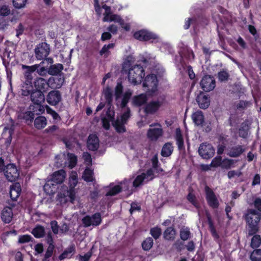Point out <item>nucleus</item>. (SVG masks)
<instances>
[{
    "label": "nucleus",
    "mask_w": 261,
    "mask_h": 261,
    "mask_svg": "<svg viewBox=\"0 0 261 261\" xmlns=\"http://www.w3.org/2000/svg\"><path fill=\"white\" fill-rule=\"evenodd\" d=\"M163 104V102L159 100L147 101L143 108V112L146 115H154L159 111Z\"/></svg>",
    "instance_id": "nucleus-8"
},
{
    "label": "nucleus",
    "mask_w": 261,
    "mask_h": 261,
    "mask_svg": "<svg viewBox=\"0 0 261 261\" xmlns=\"http://www.w3.org/2000/svg\"><path fill=\"white\" fill-rule=\"evenodd\" d=\"M102 8L105 10V12L103 14L104 17L103 18V21H108L109 17L112 14L111 12V8L110 6L105 4L102 6Z\"/></svg>",
    "instance_id": "nucleus-59"
},
{
    "label": "nucleus",
    "mask_w": 261,
    "mask_h": 261,
    "mask_svg": "<svg viewBox=\"0 0 261 261\" xmlns=\"http://www.w3.org/2000/svg\"><path fill=\"white\" fill-rule=\"evenodd\" d=\"M21 191L19 185H15L10 187V196L12 200L15 201L20 196Z\"/></svg>",
    "instance_id": "nucleus-33"
},
{
    "label": "nucleus",
    "mask_w": 261,
    "mask_h": 261,
    "mask_svg": "<svg viewBox=\"0 0 261 261\" xmlns=\"http://www.w3.org/2000/svg\"><path fill=\"white\" fill-rule=\"evenodd\" d=\"M187 72L188 74L189 77L191 80H194L193 81V83H192L191 86H192V87L194 86V85L196 82V80H194V79L195 78V74L194 72L193 71L192 67L191 65H188L187 66Z\"/></svg>",
    "instance_id": "nucleus-60"
},
{
    "label": "nucleus",
    "mask_w": 261,
    "mask_h": 261,
    "mask_svg": "<svg viewBox=\"0 0 261 261\" xmlns=\"http://www.w3.org/2000/svg\"><path fill=\"white\" fill-rule=\"evenodd\" d=\"M197 101L199 107L201 109H205L210 105V97L203 94L199 95L197 97Z\"/></svg>",
    "instance_id": "nucleus-31"
},
{
    "label": "nucleus",
    "mask_w": 261,
    "mask_h": 261,
    "mask_svg": "<svg viewBox=\"0 0 261 261\" xmlns=\"http://www.w3.org/2000/svg\"><path fill=\"white\" fill-rule=\"evenodd\" d=\"M5 170L4 171L7 179L11 181H16L19 176V172L14 164H9L6 166Z\"/></svg>",
    "instance_id": "nucleus-12"
},
{
    "label": "nucleus",
    "mask_w": 261,
    "mask_h": 261,
    "mask_svg": "<svg viewBox=\"0 0 261 261\" xmlns=\"http://www.w3.org/2000/svg\"><path fill=\"white\" fill-rule=\"evenodd\" d=\"M144 175V174L142 173L137 175L133 182V187L137 188L140 186L145 179Z\"/></svg>",
    "instance_id": "nucleus-56"
},
{
    "label": "nucleus",
    "mask_w": 261,
    "mask_h": 261,
    "mask_svg": "<svg viewBox=\"0 0 261 261\" xmlns=\"http://www.w3.org/2000/svg\"><path fill=\"white\" fill-rule=\"evenodd\" d=\"M193 122L197 126L202 125L204 122V117L201 111H197L193 113L192 115Z\"/></svg>",
    "instance_id": "nucleus-27"
},
{
    "label": "nucleus",
    "mask_w": 261,
    "mask_h": 261,
    "mask_svg": "<svg viewBox=\"0 0 261 261\" xmlns=\"http://www.w3.org/2000/svg\"><path fill=\"white\" fill-rule=\"evenodd\" d=\"M132 95V92L130 90L126 91L123 94L121 103V108L127 107V103Z\"/></svg>",
    "instance_id": "nucleus-43"
},
{
    "label": "nucleus",
    "mask_w": 261,
    "mask_h": 261,
    "mask_svg": "<svg viewBox=\"0 0 261 261\" xmlns=\"http://www.w3.org/2000/svg\"><path fill=\"white\" fill-rule=\"evenodd\" d=\"M250 258L252 261H261V249H254L251 252Z\"/></svg>",
    "instance_id": "nucleus-50"
},
{
    "label": "nucleus",
    "mask_w": 261,
    "mask_h": 261,
    "mask_svg": "<svg viewBox=\"0 0 261 261\" xmlns=\"http://www.w3.org/2000/svg\"><path fill=\"white\" fill-rule=\"evenodd\" d=\"M163 135V130L162 128H149L147 133L148 138L152 141L157 140Z\"/></svg>",
    "instance_id": "nucleus-21"
},
{
    "label": "nucleus",
    "mask_w": 261,
    "mask_h": 261,
    "mask_svg": "<svg viewBox=\"0 0 261 261\" xmlns=\"http://www.w3.org/2000/svg\"><path fill=\"white\" fill-rule=\"evenodd\" d=\"M49 45L45 42L37 44L34 49L35 56L38 60H42L50 53Z\"/></svg>",
    "instance_id": "nucleus-7"
},
{
    "label": "nucleus",
    "mask_w": 261,
    "mask_h": 261,
    "mask_svg": "<svg viewBox=\"0 0 261 261\" xmlns=\"http://www.w3.org/2000/svg\"><path fill=\"white\" fill-rule=\"evenodd\" d=\"M229 77V73L226 70L223 69L218 73V78L220 82H226L228 81Z\"/></svg>",
    "instance_id": "nucleus-53"
},
{
    "label": "nucleus",
    "mask_w": 261,
    "mask_h": 261,
    "mask_svg": "<svg viewBox=\"0 0 261 261\" xmlns=\"http://www.w3.org/2000/svg\"><path fill=\"white\" fill-rule=\"evenodd\" d=\"M205 198L208 206L214 209L219 206V200L214 192L207 186L204 187Z\"/></svg>",
    "instance_id": "nucleus-9"
},
{
    "label": "nucleus",
    "mask_w": 261,
    "mask_h": 261,
    "mask_svg": "<svg viewBox=\"0 0 261 261\" xmlns=\"http://www.w3.org/2000/svg\"><path fill=\"white\" fill-rule=\"evenodd\" d=\"M115 43H113L104 45L101 49L99 51V55L100 56L104 55L105 57H108L110 54V51L109 50L110 49L113 48L115 46Z\"/></svg>",
    "instance_id": "nucleus-44"
},
{
    "label": "nucleus",
    "mask_w": 261,
    "mask_h": 261,
    "mask_svg": "<svg viewBox=\"0 0 261 261\" xmlns=\"http://www.w3.org/2000/svg\"><path fill=\"white\" fill-rule=\"evenodd\" d=\"M64 66L62 64L57 63L51 65L48 69V73L51 75H58L59 74L63 73L62 72Z\"/></svg>",
    "instance_id": "nucleus-30"
},
{
    "label": "nucleus",
    "mask_w": 261,
    "mask_h": 261,
    "mask_svg": "<svg viewBox=\"0 0 261 261\" xmlns=\"http://www.w3.org/2000/svg\"><path fill=\"white\" fill-rule=\"evenodd\" d=\"M153 240L152 238L148 237L142 243V249L145 251L149 250L152 247Z\"/></svg>",
    "instance_id": "nucleus-46"
},
{
    "label": "nucleus",
    "mask_w": 261,
    "mask_h": 261,
    "mask_svg": "<svg viewBox=\"0 0 261 261\" xmlns=\"http://www.w3.org/2000/svg\"><path fill=\"white\" fill-rule=\"evenodd\" d=\"M206 216L207 220V223L209 226L210 230L212 233V236L216 239H218L219 238V235L217 232L216 228L214 226L213 221L212 219V217L210 214L208 212L206 213Z\"/></svg>",
    "instance_id": "nucleus-32"
},
{
    "label": "nucleus",
    "mask_w": 261,
    "mask_h": 261,
    "mask_svg": "<svg viewBox=\"0 0 261 261\" xmlns=\"http://www.w3.org/2000/svg\"><path fill=\"white\" fill-rule=\"evenodd\" d=\"M46 100L47 102L52 106H56L62 100L61 92L56 90H53L49 92L46 95Z\"/></svg>",
    "instance_id": "nucleus-14"
},
{
    "label": "nucleus",
    "mask_w": 261,
    "mask_h": 261,
    "mask_svg": "<svg viewBox=\"0 0 261 261\" xmlns=\"http://www.w3.org/2000/svg\"><path fill=\"white\" fill-rule=\"evenodd\" d=\"M33 238L29 234H24L20 236L18 239V243L24 244L32 241Z\"/></svg>",
    "instance_id": "nucleus-62"
},
{
    "label": "nucleus",
    "mask_w": 261,
    "mask_h": 261,
    "mask_svg": "<svg viewBox=\"0 0 261 261\" xmlns=\"http://www.w3.org/2000/svg\"><path fill=\"white\" fill-rule=\"evenodd\" d=\"M82 222L84 227L99 226L102 222L101 214L97 212L91 216L86 215L82 218Z\"/></svg>",
    "instance_id": "nucleus-5"
},
{
    "label": "nucleus",
    "mask_w": 261,
    "mask_h": 261,
    "mask_svg": "<svg viewBox=\"0 0 261 261\" xmlns=\"http://www.w3.org/2000/svg\"><path fill=\"white\" fill-rule=\"evenodd\" d=\"M199 154L204 159H210L215 154V149L210 143H202L198 149Z\"/></svg>",
    "instance_id": "nucleus-11"
},
{
    "label": "nucleus",
    "mask_w": 261,
    "mask_h": 261,
    "mask_svg": "<svg viewBox=\"0 0 261 261\" xmlns=\"http://www.w3.org/2000/svg\"><path fill=\"white\" fill-rule=\"evenodd\" d=\"M34 89L42 92L43 93H46L50 87L48 81L42 77H38L34 81Z\"/></svg>",
    "instance_id": "nucleus-15"
},
{
    "label": "nucleus",
    "mask_w": 261,
    "mask_h": 261,
    "mask_svg": "<svg viewBox=\"0 0 261 261\" xmlns=\"http://www.w3.org/2000/svg\"><path fill=\"white\" fill-rule=\"evenodd\" d=\"M99 139L96 135H90L87 142L88 149L93 151L97 150L99 145Z\"/></svg>",
    "instance_id": "nucleus-18"
},
{
    "label": "nucleus",
    "mask_w": 261,
    "mask_h": 261,
    "mask_svg": "<svg viewBox=\"0 0 261 261\" xmlns=\"http://www.w3.org/2000/svg\"><path fill=\"white\" fill-rule=\"evenodd\" d=\"M181 58H185L186 59L191 61L193 60L195 58V55L193 50L189 48L184 49L180 54Z\"/></svg>",
    "instance_id": "nucleus-39"
},
{
    "label": "nucleus",
    "mask_w": 261,
    "mask_h": 261,
    "mask_svg": "<svg viewBox=\"0 0 261 261\" xmlns=\"http://www.w3.org/2000/svg\"><path fill=\"white\" fill-rule=\"evenodd\" d=\"M66 172L63 169L59 170L55 172L51 178L50 180H48L44 186V190L45 192L48 191L50 188V185L53 186L62 184L65 178Z\"/></svg>",
    "instance_id": "nucleus-3"
},
{
    "label": "nucleus",
    "mask_w": 261,
    "mask_h": 261,
    "mask_svg": "<svg viewBox=\"0 0 261 261\" xmlns=\"http://www.w3.org/2000/svg\"><path fill=\"white\" fill-rule=\"evenodd\" d=\"M148 100V97L145 93H141L133 97L132 105L136 107L145 106Z\"/></svg>",
    "instance_id": "nucleus-19"
},
{
    "label": "nucleus",
    "mask_w": 261,
    "mask_h": 261,
    "mask_svg": "<svg viewBox=\"0 0 261 261\" xmlns=\"http://www.w3.org/2000/svg\"><path fill=\"white\" fill-rule=\"evenodd\" d=\"M50 87L54 89H59L64 82L65 79L63 73L59 74L54 77H51L48 80Z\"/></svg>",
    "instance_id": "nucleus-16"
},
{
    "label": "nucleus",
    "mask_w": 261,
    "mask_h": 261,
    "mask_svg": "<svg viewBox=\"0 0 261 261\" xmlns=\"http://www.w3.org/2000/svg\"><path fill=\"white\" fill-rule=\"evenodd\" d=\"M187 200L196 208L200 207L199 203L195 196L192 192H189L187 196Z\"/></svg>",
    "instance_id": "nucleus-47"
},
{
    "label": "nucleus",
    "mask_w": 261,
    "mask_h": 261,
    "mask_svg": "<svg viewBox=\"0 0 261 261\" xmlns=\"http://www.w3.org/2000/svg\"><path fill=\"white\" fill-rule=\"evenodd\" d=\"M27 0H13V4L15 8L20 9L24 7Z\"/></svg>",
    "instance_id": "nucleus-64"
},
{
    "label": "nucleus",
    "mask_w": 261,
    "mask_h": 261,
    "mask_svg": "<svg viewBox=\"0 0 261 261\" xmlns=\"http://www.w3.org/2000/svg\"><path fill=\"white\" fill-rule=\"evenodd\" d=\"M175 138L178 149L180 150L184 148V138L180 128L176 129Z\"/></svg>",
    "instance_id": "nucleus-34"
},
{
    "label": "nucleus",
    "mask_w": 261,
    "mask_h": 261,
    "mask_svg": "<svg viewBox=\"0 0 261 261\" xmlns=\"http://www.w3.org/2000/svg\"><path fill=\"white\" fill-rule=\"evenodd\" d=\"M103 94L107 103L111 105L113 101V91L111 88L107 87L103 91Z\"/></svg>",
    "instance_id": "nucleus-42"
},
{
    "label": "nucleus",
    "mask_w": 261,
    "mask_h": 261,
    "mask_svg": "<svg viewBox=\"0 0 261 261\" xmlns=\"http://www.w3.org/2000/svg\"><path fill=\"white\" fill-rule=\"evenodd\" d=\"M250 125L248 123V120H245L240 125L239 128V137L243 139H247L248 137Z\"/></svg>",
    "instance_id": "nucleus-24"
},
{
    "label": "nucleus",
    "mask_w": 261,
    "mask_h": 261,
    "mask_svg": "<svg viewBox=\"0 0 261 261\" xmlns=\"http://www.w3.org/2000/svg\"><path fill=\"white\" fill-rule=\"evenodd\" d=\"M93 171L89 168H86L83 174V178L87 182H92L94 180Z\"/></svg>",
    "instance_id": "nucleus-38"
},
{
    "label": "nucleus",
    "mask_w": 261,
    "mask_h": 261,
    "mask_svg": "<svg viewBox=\"0 0 261 261\" xmlns=\"http://www.w3.org/2000/svg\"><path fill=\"white\" fill-rule=\"evenodd\" d=\"M43 103L33 102L29 106L30 110L35 115H39L43 114L45 111V108L42 105Z\"/></svg>",
    "instance_id": "nucleus-26"
},
{
    "label": "nucleus",
    "mask_w": 261,
    "mask_h": 261,
    "mask_svg": "<svg viewBox=\"0 0 261 261\" xmlns=\"http://www.w3.org/2000/svg\"><path fill=\"white\" fill-rule=\"evenodd\" d=\"M34 87L33 86V84H32L30 82L29 83L27 81V83H23L19 92L20 95L22 96L29 97Z\"/></svg>",
    "instance_id": "nucleus-23"
},
{
    "label": "nucleus",
    "mask_w": 261,
    "mask_h": 261,
    "mask_svg": "<svg viewBox=\"0 0 261 261\" xmlns=\"http://www.w3.org/2000/svg\"><path fill=\"white\" fill-rule=\"evenodd\" d=\"M222 158L220 155L215 157L212 161L210 166L213 167H221L222 165Z\"/></svg>",
    "instance_id": "nucleus-58"
},
{
    "label": "nucleus",
    "mask_w": 261,
    "mask_h": 261,
    "mask_svg": "<svg viewBox=\"0 0 261 261\" xmlns=\"http://www.w3.org/2000/svg\"><path fill=\"white\" fill-rule=\"evenodd\" d=\"M173 151V146L171 142L166 143L163 146L161 150V155L163 157H168L171 155Z\"/></svg>",
    "instance_id": "nucleus-35"
},
{
    "label": "nucleus",
    "mask_w": 261,
    "mask_h": 261,
    "mask_svg": "<svg viewBox=\"0 0 261 261\" xmlns=\"http://www.w3.org/2000/svg\"><path fill=\"white\" fill-rule=\"evenodd\" d=\"M158 85V80L156 75L154 74L147 75L143 83V86L147 88L146 91L150 92L151 95L157 90Z\"/></svg>",
    "instance_id": "nucleus-6"
},
{
    "label": "nucleus",
    "mask_w": 261,
    "mask_h": 261,
    "mask_svg": "<svg viewBox=\"0 0 261 261\" xmlns=\"http://www.w3.org/2000/svg\"><path fill=\"white\" fill-rule=\"evenodd\" d=\"M75 252V247L74 245H71L59 256V259L62 260L65 258H70Z\"/></svg>",
    "instance_id": "nucleus-28"
},
{
    "label": "nucleus",
    "mask_w": 261,
    "mask_h": 261,
    "mask_svg": "<svg viewBox=\"0 0 261 261\" xmlns=\"http://www.w3.org/2000/svg\"><path fill=\"white\" fill-rule=\"evenodd\" d=\"M245 147L243 145L238 144L229 147L227 154L230 158H238L245 151Z\"/></svg>",
    "instance_id": "nucleus-17"
},
{
    "label": "nucleus",
    "mask_w": 261,
    "mask_h": 261,
    "mask_svg": "<svg viewBox=\"0 0 261 261\" xmlns=\"http://www.w3.org/2000/svg\"><path fill=\"white\" fill-rule=\"evenodd\" d=\"M248 225V236H253L259 231L258 224L261 219V213L254 209H249L244 216Z\"/></svg>",
    "instance_id": "nucleus-2"
},
{
    "label": "nucleus",
    "mask_w": 261,
    "mask_h": 261,
    "mask_svg": "<svg viewBox=\"0 0 261 261\" xmlns=\"http://www.w3.org/2000/svg\"><path fill=\"white\" fill-rule=\"evenodd\" d=\"M34 127L37 129H42L47 125V119L43 116H39L33 120Z\"/></svg>",
    "instance_id": "nucleus-29"
},
{
    "label": "nucleus",
    "mask_w": 261,
    "mask_h": 261,
    "mask_svg": "<svg viewBox=\"0 0 261 261\" xmlns=\"http://www.w3.org/2000/svg\"><path fill=\"white\" fill-rule=\"evenodd\" d=\"M45 108L46 109L47 113L50 115L54 120L58 121L61 120V117L55 110H54L48 105H46Z\"/></svg>",
    "instance_id": "nucleus-51"
},
{
    "label": "nucleus",
    "mask_w": 261,
    "mask_h": 261,
    "mask_svg": "<svg viewBox=\"0 0 261 261\" xmlns=\"http://www.w3.org/2000/svg\"><path fill=\"white\" fill-rule=\"evenodd\" d=\"M34 117L35 115L30 110L20 113L18 115V118L20 119L24 120L25 122L28 125H31L32 124L34 119Z\"/></svg>",
    "instance_id": "nucleus-25"
},
{
    "label": "nucleus",
    "mask_w": 261,
    "mask_h": 261,
    "mask_svg": "<svg viewBox=\"0 0 261 261\" xmlns=\"http://www.w3.org/2000/svg\"><path fill=\"white\" fill-rule=\"evenodd\" d=\"M130 117V110L129 108L127 107L126 111L124 112L121 116V120L120 121L126 124Z\"/></svg>",
    "instance_id": "nucleus-61"
},
{
    "label": "nucleus",
    "mask_w": 261,
    "mask_h": 261,
    "mask_svg": "<svg viewBox=\"0 0 261 261\" xmlns=\"http://www.w3.org/2000/svg\"><path fill=\"white\" fill-rule=\"evenodd\" d=\"M67 156L69 160V166L70 168H73L77 164V156L74 154L69 152L67 153Z\"/></svg>",
    "instance_id": "nucleus-54"
},
{
    "label": "nucleus",
    "mask_w": 261,
    "mask_h": 261,
    "mask_svg": "<svg viewBox=\"0 0 261 261\" xmlns=\"http://www.w3.org/2000/svg\"><path fill=\"white\" fill-rule=\"evenodd\" d=\"M122 190L121 186L120 185H116L114 187H112L110 190L107 192L106 194V196H115L119 193H120Z\"/></svg>",
    "instance_id": "nucleus-49"
},
{
    "label": "nucleus",
    "mask_w": 261,
    "mask_h": 261,
    "mask_svg": "<svg viewBox=\"0 0 261 261\" xmlns=\"http://www.w3.org/2000/svg\"><path fill=\"white\" fill-rule=\"evenodd\" d=\"M122 69L123 70L128 71V81L134 85L140 84L145 76L144 69L143 67L138 64L132 66L131 61L127 57L124 61Z\"/></svg>",
    "instance_id": "nucleus-1"
},
{
    "label": "nucleus",
    "mask_w": 261,
    "mask_h": 261,
    "mask_svg": "<svg viewBox=\"0 0 261 261\" xmlns=\"http://www.w3.org/2000/svg\"><path fill=\"white\" fill-rule=\"evenodd\" d=\"M123 91V86L121 82H118L115 89V95L116 99L121 97Z\"/></svg>",
    "instance_id": "nucleus-55"
},
{
    "label": "nucleus",
    "mask_w": 261,
    "mask_h": 261,
    "mask_svg": "<svg viewBox=\"0 0 261 261\" xmlns=\"http://www.w3.org/2000/svg\"><path fill=\"white\" fill-rule=\"evenodd\" d=\"M252 236L253 237L251 240L250 247L253 249L257 248L261 245L260 236L255 233Z\"/></svg>",
    "instance_id": "nucleus-40"
},
{
    "label": "nucleus",
    "mask_w": 261,
    "mask_h": 261,
    "mask_svg": "<svg viewBox=\"0 0 261 261\" xmlns=\"http://www.w3.org/2000/svg\"><path fill=\"white\" fill-rule=\"evenodd\" d=\"M191 233L188 227L182 228L179 231V235L181 240L182 241H187L191 238Z\"/></svg>",
    "instance_id": "nucleus-45"
},
{
    "label": "nucleus",
    "mask_w": 261,
    "mask_h": 261,
    "mask_svg": "<svg viewBox=\"0 0 261 261\" xmlns=\"http://www.w3.org/2000/svg\"><path fill=\"white\" fill-rule=\"evenodd\" d=\"M92 255V251H89L85 253L84 255L79 254L78 256H76V258H78L79 259V261H89Z\"/></svg>",
    "instance_id": "nucleus-63"
},
{
    "label": "nucleus",
    "mask_w": 261,
    "mask_h": 261,
    "mask_svg": "<svg viewBox=\"0 0 261 261\" xmlns=\"http://www.w3.org/2000/svg\"><path fill=\"white\" fill-rule=\"evenodd\" d=\"M150 234L155 240H157L162 234V229L158 226L152 227L150 230Z\"/></svg>",
    "instance_id": "nucleus-52"
},
{
    "label": "nucleus",
    "mask_w": 261,
    "mask_h": 261,
    "mask_svg": "<svg viewBox=\"0 0 261 261\" xmlns=\"http://www.w3.org/2000/svg\"><path fill=\"white\" fill-rule=\"evenodd\" d=\"M175 229L172 227H167L164 232V238L168 241H173L175 239Z\"/></svg>",
    "instance_id": "nucleus-37"
},
{
    "label": "nucleus",
    "mask_w": 261,
    "mask_h": 261,
    "mask_svg": "<svg viewBox=\"0 0 261 261\" xmlns=\"http://www.w3.org/2000/svg\"><path fill=\"white\" fill-rule=\"evenodd\" d=\"M11 13V10L10 7L6 5H3L0 6V28L5 29L8 25L9 22L12 21V19H6L5 17L9 16Z\"/></svg>",
    "instance_id": "nucleus-10"
},
{
    "label": "nucleus",
    "mask_w": 261,
    "mask_h": 261,
    "mask_svg": "<svg viewBox=\"0 0 261 261\" xmlns=\"http://www.w3.org/2000/svg\"><path fill=\"white\" fill-rule=\"evenodd\" d=\"M125 123L120 121V120H116L113 123V125L115 127L116 132L118 133H123L126 132V129L125 126Z\"/></svg>",
    "instance_id": "nucleus-41"
},
{
    "label": "nucleus",
    "mask_w": 261,
    "mask_h": 261,
    "mask_svg": "<svg viewBox=\"0 0 261 261\" xmlns=\"http://www.w3.org/2000/svg\"><path fill=\"white\" fill-rule=\"evenodd\" d=\"M32 233L36 238H42L45 234L44 227L41 225H37L33 229Z\"/></svg>",
    "instance_id": "nucleus-36"
},
{
    "label": "nucleus",
    "mask_w": 261,
    "mask_h": 261,
    "mask_svg": "<svg viewBox=\"0 0 261 261\" xmlns=\"http://www.w3.org/2000/svg\"><path fill=\"white\" fill-rule=\"evenodd\" d=\"M40 64H35L32 66H27L23 65L22 67L23 69H26L24 72L32 74L34 71L39 68Z\"/></svg>",
    "instance_id": "nucleus-57"
},
{
    "label": "nucleus",
    "mask_w": 261,
    "mask_h": 261,
    "mask_svg": "<svg viewBox=\"0 0 261 261\" xmlns=\"http://www.w3.org/2000/svg\"><path fill=\"white\" fill-rule=\"evenodd\" d=\"M29 97L32 102L43 103L45 97L44 93L33 89Z\"/></svg>",
    "instance_id": "nucleus-22"
},
{
    "label": "nucleus",
    "mask_w": 261,
    "mask_h": 261,
    "mask_svg": "<svg viewBox=\"0 0 261 261\" xmlns=\"http://www.w3.org/2000/svg\"><path fill=\"white\" fill-rule=\"evenodd\" d=\"M134 37L140 41H151L153 42V41L159 39V36L148 30L142 29L136 31L133 35Z\"/></svg>",
    "instance_id": "nucleus-4"
},
{
    "label": "nucleus",
    "mask_w": 261,
    "mask_h": 261,
    "mask_svg": "<svg viewBox=\"0 0 261 261\" xmlns=\"http://www.w3.org/2000/svg\"><path fill=\"white\" fill-rule=\"evenodd\" d=\"M235 161L233 159L225 158L222 160L221 168L223 169H229L233 167Z\"/></svg>",
    "instance_id": "nucleus-48"
},
{
    "label": "nucleus",
    "mask_w": 261,
    "mask_h": 261,
    "mask_svg": "<svg viewBox=\"0 0 261 261\" xmlns=\"http://www.w3.org/2000/svg\"><path fill=\"white\" fill-rule=\"evenodd\" d=\"M13 216V213L11 207L6 206L4 208L1 213V219L5 223H10L12 220Z\"/></svg>",
    "instance_id": "nucleus-20"
},
{
    "label": "nucleus",
    "mask_w": 261,
    "mask_h": 261,
    "mask_svg": "<svg viewBox=\"0 0 261 261\" xmlns=\"http://www.w3.org/2000/svg\"><path fill=\"white\" fill-rule=\"evenodd\" d=\"M200 86L204 91L210 92L213 90L216 86L215 80L211 75H204L200 82Z\"/></svg>",
    "instance_id": "nucleus-13"
}]
</instances>
